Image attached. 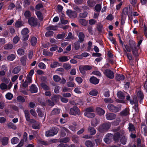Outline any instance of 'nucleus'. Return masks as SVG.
I'll list each match as a JSON object with an SVG mask.
<instances>
[{
	"label": "nucleus",
	"mask_w": 147,
	"mask_h": 147,
	"mask_svg": "<svg viewBox=\"0 0 147 147\" xmlns=\"http://www.w3.org/2000/svg\"><path fill=\"white\" fill-rule=\"evenodd\" d=\"M57 133V128L53 127L51 129L46 132L45 135L47 137L53 136L55 135Z\"/></svg>",
	"instance_id": "nucleus-1"
},
{
	"label": "nucleus",
	"mask_w": 147,
	"mask_h": 147,
	"mask_svg": "<svg viewBox=\"0 0 147 147\" xmlns=\"http://www.w3.org/2000/svg\"><path fill=\"white\" fill-rule=\"evenodd\" d=\"M69 114L72 115H80V112L78 107H74L70 109Z\"/></svg>",
	"instance_id": "nucleus-2"
},
{
	"label": "nucleus",
	"mask_w": 147,
	"mask_h": 147,
	"mask_svg": "<svg viewBox=\"0 0 147 147\" xmlns=\"http://www.w3.org/2000/svg\"><path fill=\"white\" fill-rule=\"evenodd\" d=\"M107 108L110 111L115 113L119 112L120 110V109L119 108L112 104H108Z\"/></svg>",
	"instance_id": "nucleus-3"
},
{
	"label": "nucleus",
	"mask_w": 147,
	"mask_h": 147,
	"mask_svg": "<svg viewBox=\"0 0 147 147\" xmlns=\"http://www.w3.org/2000/svg\"><path fill=\"white\" fill-rule=\"evenodd\" d=\"M117 95L118 97L121 100H117L116 101L119 103H124L125 101L124 100L125 98V96L123 93L121 91L118 92L117 93Z\"/></svg>",
	"instance_id": "nucleus-4"
},
{
	"label": "nucleus",
	"mask_w": 147,
	"mask_h": 147,
	"mask_svg": "<svg viewBox=\"0 0 147 147\" xmlns=\"http://www.w3.org/2000/svg\"><path fill=\"white\" fill-rule=\"evenodd\" d=\"M110 126L111 124L110 123H105L99 127L98 130L100 132H102L109 129Z\"/></svg>",
	"instance_id": "nucleus-5"
},
{
	"label": "nucleus",
	"mask_w": 147,
	"mask_h": 147,
	"mask_svg": "<svg viewBox=\"0 0 147 147\" xmlns=\"http://www.w3.org/2000/svg\"><path fill=\"white\" fill-rule=\"evenodd\" d=\"M131 9L130 8H128L126 7L123 9L122 11V16L123 15L126 16L128 15L129 18L130 19L131 18V17L132 16V14L131 13Z\"/></svg>",
	"instance_id": "nucleus-6"
},
{
	"label": "nucleus",
	"mask_w": 147,
	"mask_h": 147,
	"mask_svg": "<svg viewBox=\"0 0 147 147\" xmlns=\"http://www.w3.org/2000/svg\"><path fill=\"white\" fill-rule=\"evenodd\" d=\"M125 134V132L123 131H121V133L117 132L114 134L113 138L114 140L116 142H117L119 140V138L121 137L122 136V135H123Z\"/></svg>",
	"instance_id": "nucleus-7"
},
{
	"label": "nucleus",
	"mask_w": 147,
	"mask_h": 147,
	"mask_svg": "<svg viewBox=\"0 0 147 147\" xmlns=\"http://www.w3.org/2000/svg\"><path fill=\"white\" fill-rule=\"evenodd\" d=\"M28 22L29 24L32 26H34L38 24L36 19L32 17L29 19Z\"/></svg>",
	"instance_id": "nucleus-8"
},
{
	"label": "nucleus",
	"mask_w": 147,
	"mask_h": 147,
	"mask_svg": "<svg viewBox=\"0 0 147 147\" xmlns=\"http://www.w3.org/2000/svg\"><path fill=\"white\" fill-rule=\"evenodd\" d=\"M66 13L69 17L71 18H75L77 16V14L76 12L70 10H67L66 11Z\"/></svg>",
	"instance_id": "nucleus-9"
},
{
	"label": "nucleus",
	"mask_w": 147,
	"mask_h": 147,
	"mask_svg": "<svg viewBox=\"0 0 147 147\" xmlns=\"http://www.w3.org/2000/svg\"><path fill=\"white\" fill-rule=\"evenodd\" d=\"M104 74L109 78L113 79L114 77V73L110 70H106L104 72Z\"/></svg>",
	"instance_id": "nucleus-10"
},
{
	"label": "nucleus",
	"mask_w": 147,
	"mask_h": 147,
	"mask_svg": "<svg viewBox=\"0 0 147 147\" xmlns=\"http://www.w3.org/2000/svg\"><path fill=\"white\" fill-rule=\"evenodd\" d=\"M113 135L111 134H107L104 139V142L107 144H109L111 141Z\"/></svg>",
	"instance_id": "nucleus-11"
},
{
	"label": "nucleus",
	"mask_w": 147,
	"mask_h": 147,
	"mask_svg": "<svg viewBox=\"0 0 147 147\" xmlns=\"http://www.w3.org/2000/svg\"><path fill=\"white\" fill-rule=\"evenodd\" d=\"M24 114L26 119L27 121H29L30 123L35 122V120H34L30 119V115L29 112L27 110H25Z\"/></svg>",
	"instance_id": "nucleus-12"
},
{
	"label": "nucleus",
	"mask_w": 147,
	"mask_h": 147,
	"mask_svg": "<svg viewBox=\"0 0 147 147\" xmlns=\"http://www.w3.org/2000/svg\"><path fill=\"white\" fill-rule=\"evenodd\" d=\"M130 102L131 104L132 105L135 104V106L134 107H135V108L136 110V108L138 105V101L136 96H134L133 97V100H130Z\"/></svg>",
	"instance_id": "nucleus-13"
},
{
	"label": "nucleus",
	"mask_w": 147,
	"mask_h": 147,
	"mask_svg": "<svg viewBox=\"0 0 147 147\" xmlns=\"http://www.w3.org/2000/svg\"><path fill=\"white\" fill-rule=\"evenodd\" d=\"M106 117L107 120H112L116 118V116L114 113H109L106 114Z\"/></svg>",
	"instance_id": "nucleus-14"
},
{
	"label": "nucleus",
	"mask_w": 147,
	"mask_h": 147,
	"mask_svg": "<svg viewBox=\"0 0 147 147\" xmlns=\"http://www.w3.org/2000/svg\"><path fill=\"white\" fill-rule=\"evenodd\" d=\"M85 37V35L83 32H79L78 34V41L81 43L82 42L84 41Z\"/></svg>",
	"instance_id": "nucleus-15"
},
{
	"label": "nucleus",
	"mask_w": 147,
	"mask_h": 147,
	"mask_svg": "<svg viewBox=\"0 0 147 147\" xmlns=\"http://www.w3.org/2000/svg\"><path fill=\"white\" fill-rule=\"evenodd\" d=\"M90 81L91 83L96 84L99 83V80L95 77H92L90 78Z\"/></svg>",
	"instance_id": "nucleus-16"
},
{
	"label": "nucleus",
	"mask_w": 147,
	"mask_h": 147,
	"mask_svg": "<svg viewBox=\"0 0 147 147\" xmlns=\"http://www.w3.org/2000/svg\"><path fill=\"white\" fill-rule=\"evenodd\" d=\"M96 111L98 114L100 115H104L105 112L104 110L100 107L97 108Z\"/></svg>",
	"instance_id": "nucleus-17"
},
{
	"label": "nucleus",
	"mask_w": 147,
	"mask_h": 147,
	"mask_svg": "<svg viewBox=\"0 0 147 147\" xmlns=\"http://www.w3.org/2000/svg\"><path fill=\"white\" fill-rule=\"evenodd\" d=\"M137 96L138 98L140 99V102H142V100L144 98L143 94L141 91H139L137 92Z\"/></svg>",
	"instance_id": "nucleus-18"
},
{
	"label": "nucleus",
	"mask_w": 147,
	"mask_h": 147,
	"mask_svg": "<svg viewBox=\"0 0 147 147\" xmlns=\"http://www.w3.org/2000/svg\"><path fill=\"white\" fill-rule=\"evenodd\" d=\"M33 123L32 127L34 129H39L40 127V123L36 122L35 120V122L34 123Z\"/></svg>",
	"instance_id": "nucleus-19"
},
{
	"label": "nucleus",
	"mask_w": 147,
	"mask_h": 147,
	"mask_svg": "<svg viewBox=\"0 0 147 147\" xmlns=\"http://www.w3.org/2000/svg\"><path fill=\"white\" fill-rule=\"evenodd\" d=\"M7 125L9 129H13L15 130L17 128L16 125L12 122L8 123Z\"/></svg>",
	"instance_id": "nucleus-20"
},
{
	"label": "nucleus",
	"mask_w": 147,
	"mask_h": 147,
	"mask_svg": "<svg viewBox=\"0 0 147 147\" xmlns=\"http://www.w3.org/2000/svg\"><path fill=\"white\" fill-rule=\"evenodd\" d=\"M30 90L32 93H36L37 92L38 88L36 86L32 84L30 87Z\"/></svg>",
	"instance_id": "nucleus-21"
},
{
	"label": "nucleus",
	"mask_w": 147,
	"mask_h": 147,
	"mask_svg": "<svg viewBox=\"0 0 147 147\" xmlns=\"http://www.w3.org/2000/svg\"><path fill=\"white\" fill-rule=\"evenodd\" d=\"M72 140L73 142L74 143H78L79 141L78 137L76 135H74L72 136Z\"/></svg>",
	"instance_id": "nucleus-22"
},
{
	"label": "nucleus",
	"mask_w": 147,
	"mask_h": 147,
	"mask_svg": "<svg viewBox=\"0 0 147 147\" xmlns=\"http://www.w3.org/2000/svg\"><path fill=\"white\" fill-rule=\"evenodd\" d=\"M127 141V137L125 136H123L120 139V142L123 145H125L126 144Z\"/></svg>",
	"instance_id": "nucleus-23"
},
{
	"label": "nucleus",
	"mask_w": 147,
	"mask_h": 147,
	"mask_svg": "<svg viewBox=\"0 0 147 147\" xmlns=\"http://www.w3.org/2000/svg\"><path fill=\"white\" fill-rule=\"evenodd\" d=\"M99 121L96 118L93 119L91 121L92 125L94 126H96L99 123Z\"/></svg>",
	"instance_id": "nucleus-24"
},
{
	"label": "nucleus",
	"mask_w": 147,
	"mask_h": 147,
	"mask_svg": "<svg viewBox=\"0 0 147 147\" xmlns=\"http://www.w3.org/2000/svg\"><path fill=\"white\" fill-rule=\"evenodd\" d=\"M84 114L85 116L88 118H92L95 116V114L94 113L90 112H85Z\"/></svg>",
	"instance_id": "nucleus-25"
},
{
	"label": "nucleus",
	"mask_w": 147,
	"mask_h": 147,
	"mask_svg": "<svg viewBox=\"0 0 147 147\" xmlns=\"http://www.w3.org/2000/svg\"><path fill=\"white\" fill-rule=\"evenodd\" d=\"M59 61L61 62H64L69 60V59L67 56H61L58 58Z\"/></svg>",
	"instance_id": "nucleus-26"
},
{
	"label": "nucleus",
	"mask_w": 147,
	"mask_h": 147,
	"mask_svg": "<svg viewBox=\"0 0 147 147\" xmlns=\"http://www.w3.org/2000/svg\"><path fill=\"white\" fill-rule=\"evenodd\" d=\"M116 79L118 81L123 80L125 78L124 76L122 74H117L116 76Z\"/></svg>",
	"instance_id": "nucleus-27"
},
{
	"label": "nucleus",
	"mask_w": 147,
	"mask_h": 147,
	"mask_svg": "<svg viewBox=\"0 0 147 147\" xmlns=\"http://www.w3.org/2000/svg\"><path fill=\"white\" fill-rule=\"evenodd\" d=\"M37 39L35 37H32L31 39V43L32 45L34 46L35 45L37 42Z\"/></svg>",
	"instance_id": "nucleus-28"
},
{
	"label": "nucleus",
	"mask_w": 147,
	"mask_h": 147,
	"mask_svg": "<svg viewBox=\"0 0 147 147\" xmlns=\"http://www.w3.org/2000/svg\"><path fill=\"white\" fill-rule=\"evenodd\" d=\"M88 131L91 135H94L96 133V131L94 127H89L88 128Z\"/></svg>",
	"instance_id": "nucleus-29"
},
{
	"label": "nucleus",
	"mask_w": 147,
	"mask_h": 147,
	"mask_svg": "<svg viewBox=\"0 0 147 147\" xmlns=\"http://www.w3.org/2000/svg\"><path fill=\"white\" fill-rule=\"evenodd\" d=\"M13 47V45L12 44H8L5 45L3 48L5 50H8L12 49Z\"/></svg>",
	"instance_id": "nucleus-30"
},
{
	"label": "nucleus",
	"mask_w": 147,
	"mask_h": 147,
	"mask_svg": "<svg viewBox=\"0 0 147 147\" xmlns=\"http://www.w3.org/2000/svg\"><path fill=\"white\" fill-rule=\"evenodd\" d=\"M8 142V139L7 137H4L2 140V143L3 145H5L7 144Z\"/></svg>",
	"instance_id": "nucleus-31"
},
{
	"label": "nucleus",
	"mask_w": 147,
	"mask_h": 147,
	"mask_svg": "<svg viewBox=\"0 0 147 147\" xmlns=\"http://www.w3.org/2000/svg\"><path fill=\"white\" fill-rule=\"evenodd\" d=\"M36 15H37V17L39 19L42 21L43 19V16L42 13L40 11H36Z\"/></svg>",
	"instance_id": "nucleus-32"
},
{
	"label": "nucleus",
	"mask_w": 147,
	"mask_h": 147,
	"mask_svg": "<svg viewBox=\"0 0 147 147\" xmlns=\"http://www.w3.org/2000/svg\"><path fill=\"white\" fill-rule=\"evenodd\" d=\"M85 144L87 147H93L94 145V143L89 140L86 141Z\"/></svg>",
	"instance_id": "nucleus-33"
},
{
	"label": "nucleus",
	"mask_w": 147,
	"mask_h": 147,
	"mask_svg": "<svg viewBox=\"0 0 147 147\" xmlns=\"http://www.w3.org/2000/svg\"><path fill=\"white\" fill-rule=\"evenodd\" d=\"M19 141V139L16 137H13L11 140V143L13 144L17 143Z\"/></svg>",
	"instance_id": "nucleus-34"
},
{
	"label": "nucleus",
	"mask_w": 147,
	"mask_h": 147,
	"mask_svg": "<svg viewBox=\"0 0 147 147\" xmlns=\"http://www.w3.org/2000/svg\"><path fill=\"white\" fill-rule=\"evenodd\" d=\"M60 111L59 109H55L52 111L51 114L52 115L58 114L59 113Z\"/></svg>",
	"instance_id": "nucleus-35"
},
{
	"label": "nucleus",
	"mask_w": 147,
	"mask_h": 147,
	"mask_svg": "<svg viewBox=\"0 0 147 147\" xmlns=\"http://www.w3.org/2000/svg\"><path fill=\"white\" fill-rule=\"evenodd\" d=\"M57 26H54L53 25H50L47 28V30H56L57 29Z\"/></svg>",
	"instance_id": "nucleus-36"
},
{
	"label": "nucleus",
	"mask_w": 147,
	"mask_h": 147,
	"mask_svg": "<svg viewBox=\"0 0 147 147\" xmlns=\"http://www.w3.org/2000/svg\"><path fill=\"white\" fill-rule=\"evenodd\" d=\"M36 111L38 113V116L41 117H42L44 115V113L43 111H42L41 109L40 108H38Z\"/></svg>",
	"instance_id": "nucleus-37"
},
{
	"label": "nucleus",
	"mask_w": 147,
	"mask_h": 147,
	"mask_svg": "<svg viewBox=\"0 0 147 147\" xmlns=\"http://www.w3.org/2000/svg\"><path fill=\"white\" fill-rule=\"evenodd\" d=\"M15 58V55L14 54H11L8 56L7 59L8 60L12 61Z\"/></svg>",
	"instance_id": "nucleus-38"
},
{
	"label": "nucleus",
	"mask_w": 147,
	"mask_h": 147,
	"mask_svg": "<svg viewBox=\"0 0 147 147\" xmlns=\"http://www.w3.org/2000/svg\"><path fill=\"white\" fill-rule=\"evenodd\" d=\"M142 131L144 133V135L146 136L147 133V128L146 125L144 124L142 125L141 126Z\"/></svg>",
	"instance_id": "nucleus-39"
},
{
	"label": "nucleus",
	"mask_w": 147,
	"mask_h": 147,
	"mask_svg": "<svg viewBox=\"0 0 147 147\" xmlns=\"http://www.w3.org/2000/svg\"><path fill=\"white\" fill-rule=\"evenodd\" d=\"M26 58L24 57H22L21 58L20 61L22 64L23 66H24L26 65Z\"/></svg>",
	"instance_id": "nucleus-40"
},
{
	"label": "nucleus",
	"mask_w": 147,
	"mask_h": 147,
	"mask_svg": "<svg viewBox=\"0 0 147 147\" xmlns=\"http://www.w3.org/2000/svg\"><path fill=\"white\" fill-rule=\"evenodd\" d=\"M23 23L20 21H17L15 24V26L17 28H19L23 26Z\"/></svg>",
	"instance_id": "nucleus-41"
},
{
	"label": "nucleus",
	"mask_w": 147,
	"mask_h": 147,
	"mask_svg": "<svg viewBox=\"0 0 147 147\" xmlns=\"http://www.w3.org/2000/svg\"><path fill=\"white\" fill-rule=\"evenodd\" d=\"M6 98L9 100H11L13 97V95L10 92L7 93L5 95Z\"/></svg>",
	"instance_id": "nucleus-42"
},
{
	"label": "nucleus",
	"mask_w": 147,
	"mask_h": 147,
	"mask_svg": "<svg viewBox=\"0 0 147 147\" xmlns=\"http://www.w3.org/2000/svg\"><path fill=\"white\" fill-rule=\"evenodd\" d=\"M38 66L40 68L42 69H45L46 68L45 65L42 62L39 63L38 65Z\"/></svg>",
	"instance_id": "nucleus-43"
},
{
	"label": "nucleus",
	"mask_w": 147,
	"mask_h": 147,
	"mask_svg": "<svg viewBox=\"0 0 147 147\" xmlns=\"http://www.w3.org/2000/svg\"><path fill=\"white\" fill-rule=\"evenodd\" d=\"M79 22L82 25L85 26L87 24V21L84 19H81L80 20Z\"/></svg>",
	"instance_id": "nucleus-44"
},
{
	"label": "nucleus",
	"mask_w": 147,
	"mask_h": 147,
	"mask_svg": "<svg viewBox=\"0 0 147 147\" xmlns=\"http://www.w3.org/2000/svg\"><path fill=\"white\" fill-rule=\"evenodd\" d=\"M0 88L2 90H6L7 89V86L4 83H2L0 85Z\"/></svg>",
	"instance_id": "nucleus-45"
},
{
	"label": "nucleus",
	"mask_w": 147,
	"mask_h": 147,
	"mask_svg": "<svg viewBox=\"0 0 147 147\" xmlns=\"http://www.w3.org/2000/svg\"><path fill=\"white\" fill-rule=\"evenodd\" d=\"M43 54L44 55L52 56L53 55V53L45 50H44L43 52Z\"/></svg>",
	"instance_id": "nucleus-46"
},
{
	"label": "nucleus",
	"mask_w": 147,
	"mask_h": 147,
	"mask_svg": "<svg viewBox=\"0 0 147 147\" xmlns=\"http://www.w3.org/2000/svg\"><path fill=\"white\" fill-rule=\"evenodd\" d=\"M63 67L66 70H68L69 69L71 68V66L69 64L64 63L63 64Z\"/></svg>",
	"instance_id": "nucleus-47"
},
{
	"label": "nucleus",
	"mask_w": 147,
	"mask_h": 147,
	"mask_svg": "<svg viewBox=\"0 0 147 147\" xmlns=\"http://www.w3.org/2000/svg\"><path fill=\"white\" fill-rule=\"evenodd\" d=\"M54 80L55 82H58L61 80L60 77L57 75H55L53 76Z\"/></svg>",
	"instance_id": "nucleus-48"
},
{
	"label": "nucleus",
	"mask_w": 147,
	"mask_h": 147,
	"mask_svg": "<svg viewBox=\"0 0 147 147\" xmlns=\"http://www.w3.org/2000/svg\"><path fill=\"white\" fill-rule=\"evenodd\" d=\"M29 33V30L28 29L26 28L23 29L21 32L22 34L23 35H25L28 34Z\"/></svg>",
	"instance_id": "nucleus-49"
},
{
	"label": "nucleus",
	"mask_w": 147,
	"mask_h": 147,
	"mask_svg": "<svg viewBox=\"0 0 147 147\" xmlns=\"http://www.w3.org/2000/svg\"><path fill=\"white\" fill-rule=\"evenodd\" d=\"M17 100L20 102H23L25 101L24 98L22 96H18L17 98Z\"/></svg>",
	"instance_id": "nucleus-50"
},
{
	"label": "nucleus",
	"mask_w": 147,
	"mask_h": 147,
	"mask_svg": "<svg viewBox=\"0 0 147 147\" xmlns=\"http://www.w3.org/2000/svg\"><path fill=\"white\" fill-rule=\"evenodd\" d=\"M59 66V64L58 62H54L51 63L50 66L52 68H55Z\"/></svg>",
	"instance_id": "nucleus-51"
},
{
	"label": "nucleus",
	"mask_w": 147,
	"mask_h": 147,
	"mask_svg": "<svg viewBox=\"0 0 147 147\" xmlns=\"http://www.w3.org/2000/svg\"><path fill=\"white\" fill-rule=\"evenodd\" d=\"M80 45L79 42H77L74 43V47L75 49L78 50L80 48Z\"/></svg>",
	"instance_id": "nucleus-52"
},
{
	"label": "nucleus",
	"mask_w": 147,
	"mask_h": 147,
	"mask_svg": "<svg viewBox=\"0 0 147 147\" xmlns=\"http://www.w3.org/2000/svg\"><path fill=\"white\" fill-rule=\"evenodd\" d=\"M41 86L45 90H49V88L46 84L44 83H42L41 84Z\"/></svg>",
	"instance_id": "nucleus-53"
},
{
	"label": "nucleus",
	"mask_w": 147,
	"mask_h": 147,
	"mask_svg": "<svg viewBox=\"0 0 147 147\" xmlns=\"http://www.w3.org/2000/svg\"><path fill=\"white\" fill-rule=\"evenodd\" d=\"M98 94V92L94 90H92L89 92V94L91 95L96 96Z\"/></svg>",
	"instance_id": "nucleus-54"
},
{
	"label": "nucleus",
	"mask_w": 147,
	"mask_h": 147,
	"mask_svg": "<svg viewBox=\"0 0 147 147\" xmlns=\"http://www.w3.org/2000/svg\"><path fill=\"white\" fill-rule=\"evenodd\" d=\"M18 54L20 55H22L24 54V51L22 49H19L17 51Z\"/></svg>",
	"instance_id": "nucleus-55"
},
{
	"label": "nucleus",
	"mask_w": 147,
	"mask_h": 147,
	"mask_svg": "<svg viewBox=\"0 0 147 147\" xmlns=\"http://www.w3.org/2000/svg\"><path fill=\"white\" fill-rule=\"evenodd\" d=\"M70 140L69 138L68 137L65 138H64L61 139L60 140V142L63 143H66L68 142Z\"/></svg>",
	"instance_id": "nucleus-56"
},
{
	"label": "nucleus",
	"mask_w": 147,
	"mask_h": 147,
	"mask_svg": "<svg viewBox=\"0 0 147 147\" xmlns=\"http://www.w3.org/2000/svg\"><path fill=\"white\" fill-rule=\"evenodd\" d=\"M61 96L58 95H55L53 97V100H55V102H57L58 100L60 98H61Z\"/></svg>",
	"instance_id": "nucleus-57"
},
{
	"label": "nucleus",
	"mask_w": 147,
	"mask_h": 147,
	"mask_svg": "<svg viewBox=\"0 0 147 147\" xmlns=\"http://www.w3.org/2000/svg\"><path fill=\"white\" fill-rule=\"evenodd\" d=\"M101 9V5H100L97 4L95 7V9L97 12H99Z\"/></svg>",
	"instance_id": "nucleus-58"
},
{
	"label": "nucleus",
	"mask_w": 147,
	"mask_h": 147,
	"mask_svg": "<svg viewBox=\"0 0 147 147\" xmlns=\"http://www.w3.org/2000/svg\"><path fill=\"white\" fill-rule=\"evenodd\" d=\"M25 81L27 82L29 84L32 83V80L31 77L27 76Z\"/></svg>",
	"instance_id": "nucleus-59"
},
{
	"label": "nucleus",
	"mask_w": 147,
	"mask_h": 147,
	"mask_svg": "<svg viewBox=\"0 0 147 147\" xmlns=\"http://www.w3.org/2000/svg\"><path fill=\"white\" fill-rule=\"evenodd\" d=\"M53 32L52 31H49L45 33V35L47 37H49L52 36Z\"/></svg>",
	"instance_id": "nucleus-60"
},
{
	"label": "nucleus",
	"mask_w": 147,
	"mask_h": 147,
	"mask_svg": "<svg viewBox=\"0 0 147 147\" xmlns=\"http://www.w3.org/2000/svg\"><path fill=\"white\" fill-rule=\"evenodd\" d=\"M75 83L71 82H69L67 83V86L70 87H74L75 86Z\"/></svg>",
	"instance_id": "nucleus-61"
},
{
	"label": "nucleus",
	"mask_w": 147,
	"mask_h": 147,
	"mask_svg": "<svg viewBox=\"0 0 147 147\" xmlns=\"http://www.w3.org/2000/svg\"><path fill=\"white\" fill-rule=\"evenodd\" d=\"M33 55V52L32 50H30L28 53V57L29 59H31L32 58Z\"/></svg>",
	"instance_id": "nucleus-62"
},
{
	"label": "nucleus",
	"mask_w": 147,
	"mask_h": 147,
	"mask_svg": "<svg viewBox=\"0 0 147 147\" xmlns=\"http://www.w3.org/2000/svg\"><path fill=\"white\" fill-rule=\"evenodd\" d=\"M20 70V69L19 67H15L13 69V72L14 74H17L19 72Z\"/></svg>",
	"instance_id": "nucleus-63"
},
{
	"label": "nucleus",
	"mask_w": 147,
	"mask_h": 147,
	"mask_svg": "<svg viewBox=\"0 0 147 147\" xmlns=\"http://www.w3.org/2000/svg\"><path fill=\"white\" fill-rule=\"evenodd\" d=\"M65 34L64 33H62L61 34L58 35L57 36V38L59 39H62L65 37Z\"/></svg>",
	"instance_id": "nucleus-64"
}]
</instances>
